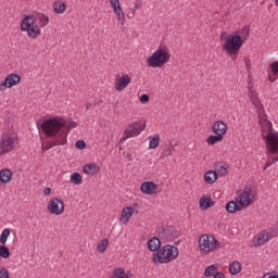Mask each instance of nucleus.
<instances>
[{"label":"nucleus","instance_id":"obj_39","mask_svg":"<svg viewBox=\"0 0 278 278\" xmlns=\"http://www.w3.org/2000/svg\"><path fill=\"white\" fill-rule=\"evenodd\" d=\"M0 278H10V273L8 271V269H5V267H2L0 269Z\"/></svg>","mask_w":278,"mask_h":278},{"label":"nucleus","instance_id":"obj_47","mask_svg":"<svg viewBox=\"0 0 278 278\" xmlns=\"http://www.w3.org/2000/svg\"><path fill=\"white\" fill-rule=\"evenodd\" d=\"M112 278H115L114 276Z\"/></svg>","mask_w":278,"mask_h":278},{"label":"nucleus","instance_id":"obj_34","mask_svg":"<svg viewBox=\"0 0 278 278\" xmlns=\"http://www.w3.org/2000/svg\"><path fill=\"white\" fill-rule=\"evenodd\" d=\"M249 99L251 103L255 105V108H260L261 103H260V98L257 97V92L250 89Z\"/></svg>","mask_w":278,"mask_h":278},{"label":"nucleus","instance_id":"obj_17","mask_svg":"<svg viewBox=\"0 0 278 278\" xmlns=\"http://www.w3.org/2000/svg\"><path fill=\"white\" fill-rule=\"evenodd\" d=\"M135 212H136V208L134 206H125L121 213L119 225H128Z\"/></svg>","mask_w":278,"mask_h":278},{"label":"nucleus","instance_id":"obj_15","mask_svg":"<svg viewBox=\"0 0 278 278\" xmlns=\"http://www.w3.org/2000/svg\"><path fill=\"white\" fill-rule=\"evenodd\" d=\"M109 1L118 23L125 25V11H123V7H121V0Z\"/></svg>","mask_w":278,"mask_h":278},{"label":"nucleus","instance_id":"obj_13","mask_svg":"<svg viewBox=\"0 0 278 278\" xmlns=\"http://www.w3.org/2000/svg\"><path fill=\"white\" fill-rule=\"evenodd\" d=\"M18 84H21L18 74H9L0 84V92H5L7 89L14 88V86H18Z\"/></svg>","mask_w":278,"mask_h":278},{"label":"nucleus","instance_id":"obj_10","mask_svg":"<svg viewBox=\"0 0 278 278\" xmlns=\"http://www.w3.org/2000/svg\"><path fill=\"white\" fill-rule=\"evenodd\" d=\"M147 129V124L142 121H137L127 126L123 132V139L129 140V138H138L142 131Z\"/></svg>","mask_w":278,"mask_h":278},{"label":"nucleus","instance_id":"obj_23","mask_svg":"<svg viewBox=\"0 0 278 278\" xmlns=\"http://www.w3.org/2000/svg\"><path fill=\"white\" fill-rule=\"evenodd\" d=\"M162 247V241L157 237H154L148 241V249L152 253H155L160 251V248Z\"/></svg>","mask_w":278,"mask_h":278},{"label":"nucleus","instance_id":"obj_45","mask_svg":"<svg viewBox=\"0 0 278 278\" xmlns=\"http://www.w3.org/2000/svg\"><path fill=\"white\" fill-rule=\"evenodd\" d=\"M43 194H45V197H49V194H51V188H50V187H47V188L43 190Z\"/></svg>","mask_w":278,"mask_h":278},{"label":"nucleus","instance_id":"obj_1","mask_svg":"<svg viewBox=\"0 0 278 278\" xmlns=\"http://www.w3.org/2000/svg\"><path fill=\"white\" fill-rule=\"evenodd\" d=\"M258 125L269 155L266 166H273L275 162H278V132L273 131V123L268 121V115L263 111L258 112Z\"/></svg>","mask_w":278,"mask_h":278},{"label":"nucleus","instance_id":"obj_12","mask_svg":"<svg viewBox=\"0 0 278 278\" xmlns=\"http://www.w3.org/2000/svg\"><path fill=\"white\" fill-rule=\"evenodd\" d=\"M48 212L54 216H62L64 214V201L59 198H52L48 202Z\"/></svg>","mask_w":278,"mask_h":278},{"label":"nucleus","instance_id":"obj_21","mask_svg":"<svg viewBox=\"0 0 278 278\" xmlns=\"http://www.w3.org/2000/svg\"><path fill=\"white\" fill-rule=\"evenodd\" d=\"M64 146V143H58V141L55 140V138H52L51 141L43 139L41 141V149L42 151H49L50 149H53V147H62Z\"/></svg>","mask_w":278,"mask_h":278},{"label":"nucleus","instance_id":"obj_33","mask_svg":"<svg viewBox=\"0 0 278 278\" xmlns=\"http://www.w3.org/2000/svg\"><path fill=\"white\" fill-rule=\"evenodd\" d=\"M218 271V267L216 265H208L204 269V277H214Z\"/></svg>","mask_w":278,"mask_h":278},{"label":"nucleus","instance_id":"obj_31","mask_svg":"<svg viewBox=\"0 0 278 278\" xmlns=\"http://www.w3.org/2000/svg\"><path fill=\"white\" fill-rule=\"evenodd\" d=\"M218 142H223V137H220L218 135H211L206 139V143L210 147H214V144H218Z\"/></svg>","mask_w":278,"mask_h":278},{"label":"nucleus","instance_id":"obj_25","mask_svg":"<svg viewBox=\"0 0 278 278\" xmlns=\"http://www.w3.org/2000/svg\"><path fill=\"white\" fill-rule=\"evenodd\" d=\"M218 179V174L214 170H207L204 174V181L205 184H215V181Z\"/></svg>","mask_w":278,"mask_h":278},{"label":"nucleus","instance_id":"obj_27","mask_svg":"<svg viewBox=\"0 0 278 278\" xmlns=\"http://www.w3.org/2000/svg\"><path fill=\"white\" fill-rule=\"evenodd\" d=\"M53 10L55 14H64V12H66V2L55 1L53 3Z\"/></svg>","mask_w":278,"mask_h":278},{"label":"nucleus","instance_id":"obj_28","mask_svg":"<svg viewBox=\"0 0 278 278\" xmlns=\"http://www.w3.org/2000/svg\"><path fill=\"white\" fill-rule=\"evenodd\" d=\"M215 170L219 177H225L227 175V170H229V165L226 163H219L216 165Z\"/></svg>","mask_w":278,"mask_h":278},{"label":"nucleus","instance_id":"obj_14","mask_svg":"<svg viewBox=\"0 0 278 278\" xmlns=\"http://www.w3.org/2000/svg\"><path fill=\"white\" fill-rule=\"evenodd\" d=\"M129 84H131V76L129 74H118L114 81V88L117 92H123Z\"/></svg>","mask_w":278,"mask_h":278},{"label":"nucleus","instance_id":"obj_22","mask_svg":"<svg viewBox=\"0 0 278 278\" xmlns=\"http://www.w3.org/2000/svg\"><path fill=\"white\" fill-rule=\"evenodd\" d=\"M200 210H210V207H214V200L210 195H203L200 199Z\"/></svg>","mask_w":278,"mask_h":278},{"label":"nucleus","instance_id":"obj_36","mask_svg":"<svg viewBox=\"0 0 278 278\" xmlns=\"http://www.w3.org/2000/svg\"><path fill=\"white\" fill-rule=\"evenodd\" d=\"M36 18H37V22H39V28L47 27L49 25V16L45 14H40Z\"/></svg>","mask_w":278,"mask_h":278},{"label":"nucleus","instance_id":"obj_29","mask_svg":"<svg viewBox=\"0 0 278 278\" xmlns=\"http://www.w3.org/2000/svg\"><path fill=\"white\" fill-rule=\"evenodd\" d=\"M109 247H110V240L102 239L97 244V251L98 253H105Z\"/></svg>","mask_w":278,"mask_h":278},{"label":"nucleus","instance_id":"obj_5","mask_svg":"<svg viewBox=\"0 0 278 278\" xmlns=\"http://www.w3.org/2000/svg\"><path fill=\"white\" fill-rule=\"evenodd\" d=\"M179 257V249L175 245H164L159 249L157 252L152 254V263L153 264H170V262H175Z\"/></svg>","mask_w":278,"mask_h":278},{"label":"nucleus","instance_id":"obj_30","mask_svg":"<svg viewBox=\"0 0 278 278\" xmlns=\"http://www.w3.org/2000/svg\"><path fill=\"white\" fill-rule=\"evenodd\" d=\"M113 277L114 278H131V273L125 271V269L123 268H116L113 271Z\"/></svg>","mask_w":278,"mask_h":278},{"label":"nucleus","instance_id":"obj_42","mask_svg":"<svg viewBox=\"0 0 278 278\" xmlns=\"http://www.w3.org/2000/svg\"><path fill=\"white\" fill-rule=\"evenodd\" d=\"M75 127H77V123L70 122L66 131H71V129H75Z\"/></svg>","mask_w":278,"mask_h":278},{"label":"nucleus","instance_id":"obj_9","mask_svg":"<svg viewBox=\"0 0 278 278\" xmlns=\"http://www.w3.org/2000/svg\"><path fill=\"white\" fill-rule=\"evenodd\" d=\"M21 31H25L28 38H38L42 31L38 25V18L34 15H26L21 21Z\"/></svg>","mask_w":278,"mask_h":278},{"label":"nucleus","instance_id":"obj_24","mask_svg":"<svg viewBox=\"0 0 278 278\" xmlns=\"http://www.w3.org/2000/svg\"><path fill=\"white\" fill-rule=\"evenodd\" d=\"M269 68L271 71V73L268 74V80L271 81V84H274V81H277V79H278V61L273 62L269 65Z\"/></svg>","mask_w":278,"mask_h":278},{"label":"nucleus","instance_id":"obj_20","mask_svg":"<svg viewBox=\"0 0 278 278\" xmlns=\"http://www.w3.org/2000/svg\"><path fill=\"white\" fill-rule=\"evenodd\" d=\"M12 177H14V174L10 168H3L0 170V184H10V181H12Z\"/></svg>","mask_w":278,"mask_h":278},{"label":"nucleus","instance_id":"obj_44","mask_svg":"<svg viewBox=\"0 0 278 278\" xmlns=\"http://www.w3.org/2000/svg\"><path fill=\"white\" fill-rule=\"evenodd\" d=\"M149 96L148 94H142L141 97H140V101L142 102V103H149Z\"/></svg>","mask_w":278,"mask_h":278},{"label":"nucleus","instance_id":"obj_4","mask_svg":"<svg viewBox=\"0 0 278 278\" xmlns=\"http://www.w3.org/2000/svg\"><path fill=\"white\" fill-rule=\"evenodd\" d=\"M252 203H255V191L251 188H245L237 195L236 201L232 200L226 204V212L228 214H236V212H242Z\"/></svg>","mask_w":278,"mask_h":278},{"label":"nucleus","instance_id":"obj_16","mask_svg":"<svg viewBox=\"0 0 278 278\" xmlns=\"http://www.w3.org/2000/svg\"><path fill=\"white\" fill-rule=\"evenodd\" d=\"M140 191L142 194H147L148 197H153V194L160 193V186L153 181H144L140 186Z\"/></svg>","mask_w":278,"mask_h":278},{"label":"nucleus","instance_id":"obj_43","mask_svg":"<svg viewBox=\"0 0 278 278\" xmlns=\"http://www.w3.org/2000/svg\"><path fill=\"white\" fill-rule=\"evenodd\" d=\"M213 278H227V277L225 276V273L217 270V271L214 274Z\"/></svg>","mask_w":278,"mask_h":278},{"label":"nucleus","instance_id":"obj_3","mask_svg":"<svg viewBox=\"0 0 278 278\" xmlns=\"http://www.w3.org/2000/svg\"><path fill=\"white\" fill-rule=\"evenodd\" d=\"M66 119L53 117L45 119L40 129L47 138H54L56 144H66L68 142V130H66Z\"/></svg>","mask_w":278,"mask_h":278},{"label":"nucleus","instance_id":"obj_2","mask_svg":"<svg viewBox=\"0 0 278 278\" xmlns=\"http://www.w3.org/2000/svg\"><path fill=\"white\" fill-rule=\"evenodd\" d=\"M251 28L247 25L230 34L225 31L222 33L220 40L224 41L223 51H225L227 55H238V53H240V49L244 46V42L249 40Z\"/></svg>","mask_w":278,"mask_h":278},{"label":"nucleus","instance_id":"obj_35","mask_svg":"<svg viewBox=\"0 0 278 278\" xmlns=\"http://www.w3.org/2000/svg\"><path fill=\"white\" fill-rule=\"evenodd\" d=\"M149 149H157L160 147V135L149 138Z\"/></svg>","mask_w":278,"mask_h":278},{"label":"nucleus","instance_id":"obj_7","mask_svg":"<svg viewBox=\"0 0 278 278\" xmlns=\"http://www.w3.org/2000/svg\"><path fill=\"white\" fill-rule=\"evenodd\" d=\"M18 147V134L14 130H8L2 134L0 139V155H8Z\"/></svg>","mask_w":278,"mask_h":278},{"label":"nucleus","instance_id":"obj_26","mask_svg":"<svg viewBox=\"0 0 278 278\" xmlns=\"http://www.w3.org/2000/svg\"><path fill=\"white\" fill-rule=\"evenodd\" d=\"M242 270V264L238 261H233L229 264V273L230 275H239Z\"/></svg>","mask_w":278,"mask_h":278},{"label":"nucleus","instance_id":"obj_38","mask_svg":"<svg viewBox=\"0 0 278 278\" xmlns=\"http://www.w3.org/2000/svg\"><path fill=\"white\" fill-rule=\"evenodd\" d=\"M76 149H79V151H84V149H86V141L84 140L76 141Z\"/></svg>","mask_w":278,"mask_h":278},{"label":"nucleus","instance_id":"obj_32","mask_svg":"<svg viewBox=\"0 0 278 278\" xmlns=\"http://www.w3.org/2000/svg\"><path fill=\"white\" fill-rule=\"evenodd\" d=\"M71 184H74V186H79L81 181H84V177L79 173H73L70 177Z\"/></svg>","mask_w":278,"mask_h":278},{"label":"nucleus","instance_id":"obj_6","mask_svg":"<svg viewBox=\"0 0 278 278\" xmlns=\"http://www.w3.org/2000/svg\"><path fill=\"white\" fill-rule=\"evenodd\" d=\"M170 62V52L166 48H159L146 60L149 68H162L164 64Z\"/></svg>","mask_w":278,"mask_h":278},{"label":"nucleus","instance_id":"obj_19","mask_svg":"<svg viewBox=\"0 0 278 278\" xmlns=\"http://www.w3.org/2000/svg\"><path fill=\"white\" fill-rule=\"evenodd\" d=\"M83 173H85V175L92 177V176L99 175V173H101V167H99V165L97 163H89L84 166Z\"/></svg>","mask_w":278,"mask_h":278},{"label":"nucleus","instance_id":"obj_40","mask_svg":"<svg viewBox=\"0 0 278 278\" xmlns=\"http://www.w3.org/2000/svg\"><path fill=\"white\" fill-rule=\"evenodd\" d=\"M262 278H278L277 271H268Z\"/></svg>","mask_w":278,"mask_h":278},{"label":"nucleus","instance_id":"obj_41","mask_svg":"<svg viewBox=\"0 0 278 278\" xmlns=\"http://www.w3.org/2000/svg\"><path fill=\"white\" fill-rule=\"evenodd\" d=\"M134 8V12H136V10H142V0H135Z\"/></svg>","mask_w":278,"mask_h":278},{"label":"nucleus","instance_id":"obj_37","mask_svg":"<svg viewBox=\"0 0 278 278\" xmlns=\"http://www.w3.org/2000/svg\"><path fill=\"white\" fill-rule=\"evenodd\" d=\"M10 228H5L2 230L1 235H0V242L4 245L5 242H8V238H10Z\"/></svg>","mask_w":278,"mask_h":278},{"label":"nucleus","instance_id":"obj_8","mask_svg":"<svg viewBox=\"0 0 278 278\" xmlns=\"http://www.w3.org/2000/svg\"><path fill=\"white\" fill-rule=\"evenodd\" d=\"M199 251L204 255H210L211 253H216L220 249V241L214 238L212 235H202L198 241Z\"/></svg>","mask_w":278,"mask_h":278},{"label":"nucleus","instance_id":"obj_11","mask_svg":"<svg viewBox=\"0 0 278 278\" xmlns=\"http://www.w3.org/2000/svg\"><path fill=\"white\" fill-rule=\"evenodd\" d=\"M278 231L277 230H263L258 232L254 238H253V244L254 247H262L266 244V242H270L273 238H277Z\"/></svg>","mask_w":278,"mask_h":278},{"label":"nucleus","instance_id":"obj_18","mask_svg":"<svg viewBox=\"0 0 278 278\" xmlns=\"http://www.w3.org/2000/svg\"><path fill=\"white\" fill-rule=\"evenodd\" d=\"M212 131L215 136L224 138L225 134H227V124L223 121H217L213 124Z\"/></svg>","mask_w":278,"mask_h":278},{"label":"nucleus","instance_id":"obj_46","mask_svg":"<svg viewBox=\"0 0 278 278\" xmlns=\"http://www.w3.org/2000/svg\"><path fill=\"white\" fill-rule=\"evenodd\" d=\"M167 155H173V152L169 151V153Z\"/></svg>","mask_w":278,"mask_h":278}]
</instances>
